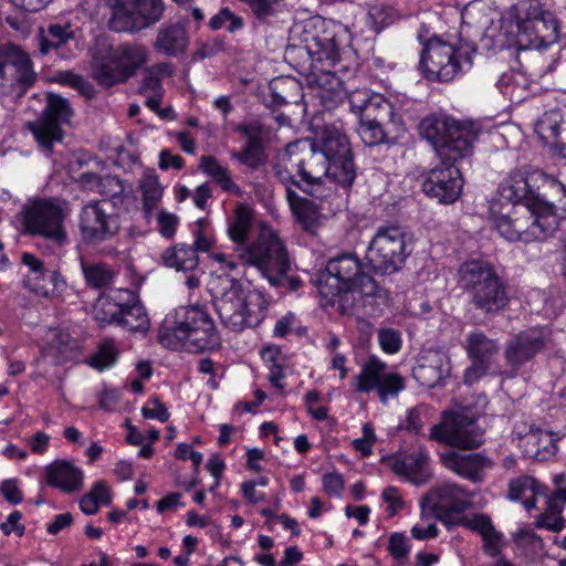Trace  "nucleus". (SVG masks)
Listing matches in <instances>:
<instances>
[{
  "instance_id": "72a5a7b5",
  "label": "nucleus",
  "mask_w": 566,
  "mask_h": 566,
  "mask_svg": "<svg viewBox=\"0 0 566 566\" xmlns=\"http://www.w3.org/2000/svg\"><path fill=\"white\" fill-rule=\"evenodd\" d=\"M453 447L474 449L484 442V431L472 418L462 413L453 416Z\"/></svg>"
},
{
  "instance_id": "de8ad7c7",
  "label": "nucleus",
  "mask_w": 566,
  "mask_h": 566,
  "mask_svg": "<svg viewBox=\"0 0 566 566\" xmlns=\"http://www.w3.org/2000/svg\"><path fill=\"white\" fill-rule=\"evenodd\" d=\"M82 270L86 282L94 287L108 285L115 276V272L103 263L82 262Z\"/></svg>"
},
{
  "instance_id": "4c0bfd02",
  "label": "nucleus",
  "mask_w": 566,
  "mask_h": 566,
  "mask_svg": "<svg viewBox=\"0 0 566 566\" xmlns=\"http://www.w3.org/2000/svg\"><path fill=\"white\" fill-rule=\"evenodd\" d=\"M286 199L295 220L304 230H312L319 216L316 205L312 200L298 196L291 187H286Z\"/></svg>"
},
{
  "instance_id": "f3484780",
  "label": "nucleus",
  "mask_w": 566,
  "mask_h": 566,
  "mask_svg": "<svg viewBox=\"0 0 566 566\" xmlns=\"http://www.w3.org/2000/svg\"><path fill=\"white\" fill-rule=\"evenodd\" d=\"M318 140L319 151L329 161L333 181L343 187L352 186L356 170L347 136L339 127L327 125L323 128Z\"/></svg>"
},
{
  "instance_id": "49530a36",
  "label": "nucleus",
  "mask_w": 566,
  "mask_h": 566,
  "mask_svg": "<svg viewBox=\"0 0 566 566\" xmlns=\"http://www.w3.org/2000/svg\"><path fill=\"white\" fill-rule=\"evenodd\" d=\"M371 99L359 119L385 122L394 115L391 103L384 95L373 92Z\"/></svg>"
},
{
  "instance_id": "5fc2aeb1",
  "label": "nucleus",
  "mask_w": 566,
  "mask_h": 566,
  "mask_svg": "<svg viewBox=\"0 0 566 566\" xmlns=\"http://www.w3.org/2000/svg\"><path fill=\"white\" fill-rule=\"evenodd\" d=\"M411 546L408 537L402 533H394L388 541V552L399 564L406 565L409 558Z\"/></svg>"
},
{
  "instance_id": "412c9836",
  "label": "nucleus",
  "mask_w": 566,
  "mask_h": 566,
  "mask_svg": "<svg viewBox=\"0 0 566 566\" xmlns=\"http://www.w3.org/2000/svg\"><path fill=\"white\" fill-rule=\"evenodd\" d=\"M69 113L67 99L50 94L41 115L27 123V128L46 155L52 153L54 144L62 142L64 133L61 125L67 122Z\"/></svg>"
},
{
  "instance_id": "603ef678",
  "label": "nucleus",
  "mask_w": 566,
  "mask_h": 566,
  "mask_svg": "<svg viewBox=\"0 0 566 566\" xmlns=\"http://www.w3.org/2000/svg\"><path fill=\"white\" fill-rule=\"evenodd\" d=\"M357 133L363 143L367 146L379 145L385 142L386 134L382 128V122L359 119Z\"/></svg>"
},
{
  "instance_id": "f257e3e1",
  "label": "nucleus",
  "mask_w": 566,
  "mask_h": 566,
  "mask_svg": "<svg viewBox=\"0 0 566 566\" xmlns=\"http://www.w3.org/2000/svg\"><path fill=\"white\" fill-rule=\"evenodd\" d=\"M317 290L324 305L342 315H354L360 306L386 300V291L361 270L359 259L352 253L331 259L317 277Z\"/></svg>"
},
{
  "instance_id": "393cba45",
  "label": "nucleus",
  "mask_w": 566,
  "mask_h": 566,
  "mask_svg": "<svg viewBox=\"0 0 566 566\" xmlns=\"http://www.w3.org/2000/svg\"><path fill=\"white\" fill-rule=\"evenodd\" d=\"M391 469L396 474L417 485L427 483L432 476L429 468V452L423 447L395 458Z\"/></svg>"
},
{
  "instance_id": "a878e982",
  "label": "nucleus",
  "mask_w": 566,
  "mask_h": 566,
  "mask_svg": "<svg viewBox=\"0 0 566 566\" xmlns=\"http://www.w3.org/2000/svg\"><path fill=\"white\" fill-rule=\"evenodd\" d=\"M545 337L541 331L528 329L513 336L506 345L505 358L513 367L532 359L543 347Z\"/></svg>"
},
{
  "instance_id": "20e7f679",
  "label": "nucleus",
  "mask_w": 566,
  "mask_h": 566,
  "mask_svg": "<svg viewBox=\"0 0 566 566\" xmlns=\"http://www.w3.org/2000/svg\"><path fill=\"white\" fill-rule=\"evenodd\" d=\"M549 187L565 197L566 189L563 184L546 175L542 170L525 166L511 171L500 184V197L513 205L523 203V212L539 216L547 208L546 214L566 216V198L560 199V207L557 208L548 201L542 189Z\"/></svg>"
},
{
  "instance_id": "9d476101",
  "label": "nucleus",
  "mask_w": 566,
  "mask_h": 566,
  "mask_svg": "<svg viewBox=\"0 0 566 566\" xmlns=\"http://www.w3.org/2000/svg\"><path fill=\"white\" fill-rule=\"evenodd\" d=\"M515 45L520 51L545 50L556 43L559 27L555 15L544 9L538 0H526L516 7Z\"/></svg>"
},
{
  "instance_id": "4be33fe9",
  "label": "nucleus",
  "mask_w": 566,
  "mask_h": 566,
  "mask_svg": "<svg viewBox=\"0 0 566 566\" xmlns=\"http://www.w3.org/2000/svg\"><path fill=\"white\" fill-rule=\"evenodd\" d=\"M457 161L441 159V164L432 168L423 182V191L438 202L450 205L455 202L463 189V178Z\"/></svg>"
},
{
  "instance_id": "a19ab883",
  "label": "nucleus",
  "mask_w": 566,
  "mask_h": 566,
  "mask_svg": "<svg viewBox=\"0 0 566 566\" xmlns=\"http://www.w3.org/2000/svg\"><path fill=\"white\" fill-rule=\"evenodd\" d=\"M199 169L213 178V180L226 191H240L239 187L232 181L228 168L223 167L217 158L212 156H202L200 158Z\"/></svg>"
},
{
  "instance_id": "f03ea898",
  "label": "nucleus",
  "mask_w": 566,
  "mask_h": 566,
  "mask_svg": "<svg viewBox=\"0 0 566 566\" xmlns=\"http://www.w3.org/2000/svg\"><path fill=\"white\" fill-rule=\"evenodd\" d=\"M252 218L249 206H237L228 224V235L235 243L234 252L240 262L255 268L271 285L279 286L290 268L286 249L277 233L269 227H262L258 239L247 244Z\"/></svg>"
},
{
  "instance_id": "3c124183",
  "label": "nucleus",
  "mask_w": 566,
  "mask_h": 566,
  "mask_svg": "<svg viewBox=\"0 0 566 566\" xmlns=\"http://www.w3.org/2000/svg\"><path fill=\"white\" fill-rule=\"evenodd\" d=\"M429 419L430 409L426 405H419L407 410L406 418L400 422L399 427L416 434H420Z\"/></svg>"
},
{
  "instance_id": "bb28decb",
  "label": "nucleus",
  "mask_w": 566,
  "mask_h": 566,
  "mask_svg": "<svg viewBox=\"0 0 566 566\" xmlns=\"http://www.w3.org/2000/svg\"><path fill=\"white\" fill-rule=\"evenodd\" d=\"M134 300V291L129 289L109 290L102 294L93 306L94 318L101 324H118V319L127 302Z\"/></svg>"
},
{
  "instance_id": "e433bc0d",
  "label": "nucleus",
  "mask_w": 566,
  "mask_h": 566,
  "mask_svg": "<svg viewBox=\"0 0 566 566\" xmlns=\"http://www.w3.org/2000/svg\"><path fill=\"white\" fill-rule=\"evenodd\" d=\"M165 266L178 272H192L198 268L199 258L192 247L179 243L166 249L161 254Z\"/></svg>"
},
{
  "instance_id": "052dcab7",
  "label": "nucleus",
  "mask_w": 566,
  "mask_h": 566,
  "mask_svg": "<svg viewBox=\"0 0 566 566\" xmlns=\"http://www.w3.org/2000/svg\"><path fill=\"white\" fill-rule=\"evenodd\" d=\"M232 158L250 168L256 169L262 164L261 144H247L242 151L232 153Z\"/></svg>"
},
{
  "instance_id": "a18cd8bd",
  "label": "nucleus",
  "mask_w": 566,
  "mask_h": 566,
  "mask_svg": "<svg viewBox=\"0 0 566 566\" xmlns=\"http://www.w3.org/2000/svg\"><path fill=\"white\" fill-rule=\"evenodd\" d=\"M97 193L104 197L103 200H106L109 205L112 203V208L123 205L128 197L123 181L111 175L103 176Z\"/></svg>"
},
{
  "instance_id": "5701e85b",
  "label": "nucleus",
  "mask_w": 566,
  "mask_h": 566,
  "mask_svg": "<svg viewBox=\"0 0 566 566\" xmlns=\"http://www.w3.org/2000/svg\"><path fill=\"white\" fill-rule=\"evenodd\" d=\"M465 350L472 365L465 369V384L478 381L492 368L499 352L500 345L496 339L488 337L483 332H471L467 336Z\"/></svg>"
},
{
  "instance_id": "2eb2a0df",
  "label": "nucleus",
  "mask_w": 566,
  "mask_h": 566,
  "mask_svg": "<svg viewBox=\"0 0 566 566\" xmlns=\"http://www.w3.org/2000/svg\"><path fill=\"white\" fill-rule=\"evenodd\" d=\"M164 11V0H113L109 28L135 33L159 22Z\"/></svg>"
},
{
  "instance_id": "6ab92c4d",
  "label": "nucleus",
  "mask_w": 566,
  "mask_h": 566,
  "mask_svg": "<svg viewBox=\"0 0 566 566\" xmlns=\"http://www.w3.org/2000/svg\"><path fill=\"white\" fill-rule=\"evenodd\" d=\"M35 77L33 63L27 52L13 44L0 46V95L24 92Z\"/></svg>"
},
{
  "instance_id": "c756f323",
  "label": "nucleus",
  "mask_w": 566,
  "mask_h": 566,
  "mask_svg": "<svg viewBox=\"0 0 566 566\" xmlns=\"http://www.w3.org/2000/svg\"><path fill=\"white\" fill-rule=\"evenodd\" d=\"M189 45V36L184 25L170 23L161 25L153 43L154 50L168 57L182 55Z\"/></svg>"
},
{
  "instance_id": "ddd939ff",
  "label": "nucleus",
  "mask_w": 566,
  "mask_h": 566,
  "mask_svg": "<svg viewBox=\"0 0 566 566\" xmlns=\"http://www.w3.org/2000/svg\"><path fill=\"white\" fill-rule=\"evenodd\" d=\"M543 209L544 212H539V216L518 211L513 216H494L493 227L509 241L545 240L555 233L564 216L546 214L547 208Z\"/></svg>"
},
{
  "instance_id": "e2e57ef3",
  "label": "nucleus",
  "mask_w": 566,
  "mask_h": 566,
  "mask_svg": "<svg viewBox=\"0 0 566 566\" xmlns=\"http://www.w3.org/2000/svg\"><path fill=\"white\" fill-rule=\"evenodd\" d=\"M381 349L387 354H396L401 348L400 333L392 328H382L378 332Z\"/></svg>"
},
{
  "instance_id": "aec40b11",
  "label": "nucleus",
  "mask_w": 566,
  "mask_h": 566,
  "mask_svg": "<svg viewBox=\"0 0 566 566\" xmlns=\"http://www.w3.org/2000/svg\"><path fill=\"white\" fill-rule=\"evenodd\" d=\"M106 200H92L78 214V229L84 241L102 243L114 238L120 229L118 214Z\"/></svg>"
},
{
  "instance_id": "13d9d810",
  "label": "nucleus",
  "mask_w": 566,
  "mask_h": 566,
  "mask_svg": "<svg viewBox=\"0 0 566 566\" xmlns=\"http://www.w3.org/2000/svg\"><path fill=\"white\" fill-rule=\"evenodd\" d=\"M434 517L433 513L426 512V518L422 521V514L420 515L419 523L411 527V535L413 538L419 541H426L436 538L439 534V530L436 523L432 521Z\"/></svg>"
},
{
  "instance_id": "0e129e2a",
  "label": "nucleus",
  "mask_w": 566,
  "mask_h": 566,
  "mask_svg": "<svg viewBox=\"0 0 566 566\" xmlns=\"http://www.w3.org/2000/svg\"><path fill=\"white\" fill-rule=\"evenodd\" d=\"M485 553L492 557L499 556L503 547V535L497 532L493 524L481 535Z\"/></svg>"
},
{
  "instance_id": "0eeeda50",
  "label": "nucleus",
  "mask_w": 566,
  "mask_h": 566,
  "mask_svg": "<svg viewBox=\"0 0 566 566\" xmlns=\"http://www.w3.org/2000/svg\"><path fill=\"white\" fill-rule=\"evenodd\" d=\"M213 305L222 325L235 332L256 327L266 315L263 295L244 289L232 279L220 281V289L213 294Z\"/></svg>"
},
{
  "instance_id": "423d86ee",
  "label": "nucleus",
  "mask_w": 566,
  "mask_h": 566,
  "mask_svg": "<svg viewBox=\"0 0 566 566\" xmlns=\"http://www.w3.org/2000/svg\"><path fill=\"white\" fill-rule=\"evenodd\" d=\"M91 55L92 77L108 88L134 77L148 63L150 53L140 42H126L113 48L102 41L91 51Z\"/></svg>"
},
{
  "instance_id": "c03bdc74",
  "label": "nucleus",
  "mask_w": 566,
  "mask_h": 566,
  "mask_svg": "<svg viewBox=\"0 0 566 566\" xmlns=\"http://www.w3.org/2000/svg\"><path fill=\"white\" fill-rule=\"evenodd\" d=\"M46 483L65 493L71 492V461L56 460L45 468Z\"/></svg>"
},
{
  "instance_id": "f8f14e48",
  "label": "nucleus",
  "mask_w": 566,
  "mask_h": 566,
  "mask_svg": "<svg viewBox=\"0 0 566 566\" xmlns=\"http://www.w3.org/2000/svg\"><path fill=\"white\" fill-rule=\"evenodd\" d=\"M407 238V232L398 226L377 229L366 252V260L375 273L392 274L403 266L409 255Z\"/></svg>"
},
{
  "instance_id": "cd10ccee",
  "label": "nucleus",
  "mask_w": 566,
  "mask_h": 566,
  "mask_svg": "<svg viewBox=\"0 0 566 566\" xmlns=\"http://www.w3.org/2000/svg\"><path fill=\"white\" fill-rule=\"evenodd\" d=\"M535 130L542 140L552 142L566 157V107L545 112L537 120Z\"/></svg>"
},
{
  "instance_id": "1a4fd4ad",
  "label": "nucleus",
  "mask_w": 566,
  "mask_h": 566,
  "mask_svg": "<svg viewBox=\"0 0 566 566\" xmlns=\"http://www.w3.org/2000/svg\"><path fill=\"white\" fill-rule=\"evenodd\" d=\"M419 130L443 160L458 161L471 156L478 138L472 126L461 124L447 115L424 117L420 122Z\"/></svg>"
},
{
  "instance_id": "69168bd1",
  "label": "nucleus",
  "mask_w": 566,
  "mask_h": 566,
  "mask_svg": "<svg viewBox=\"0 0 566 566\" xmlns=\"http://www.w3.org/2000/svg\"><path fill=\"white\" fill-rule=\"evenodd\" d=\"M535 489V481L532 478L523 476L510 482L509 499L520 501Z\"/></svg>"
},
{
  "instance_id": "79ce46f5",
  "label": "nucleus",
  "mask_w": 566,
  "mask_h": 566,
  "mask_svg": "<svg viewBox=\"0 0 566 566\" xmlns=\"http://www.w3.org/2000/svg\"><path fill=\"white\" fill-rule=\"evenodd\" d=\"M175 73V67L171 63L160 62L150 67H147L140 84V93L153 94L163 93L161 80L166 76H171Z\"/></svg>"
},
{
  "instance_id": "7ed1b4c3",
  "label": "nucleus",
  "mask_w": 566,
  "mask_h": 566,
  "mask_svg": "<svg viewBox=\"0 0 566 566\" xmlns=\"http://www.w3.org/2000/svg\"><path fill=\"white\" fill-rule=\"evenodd\" d=\"M158 342L172 350L190 353L220 347L216 325L202 305L179 306L170 312L159 329Z\"/></svg>"
},
{
  "instance_id": "6e6d98bb",
  "label": "nucleus",
  "mask_w": 566,
  "mask_h": 566,
  "mask_svg": "<svg viewBox=\"0 0 566 566\" xmlns=\"http://www.w3.org/2000/svg\"><path fill=\"white\" fill-rule=\"evenodd\" d=\"M492 524L491 518L484 514L458 515L451 523V526H463L470 531L482 535Z\"/></svg>"
},
{
  "instance_id": "39448f33",
  "label": "nucleus",
  "mask_w": 566,
  "mask_h": 566,
  "mask_svg": "<svg viewBox=\"0 0 566 566\" xmlns=\"http://www.w3.org/2000/svg\"><path fill=\"white\" fill-rule=\"evenodd\" d=\"M336 29L345 34L342 25L313 35L306 43L312 59L311 83L322 90V97H336L345 87L344 76L349 71L342 60L343 48Z\"/></svg>"
},
{
  "instance_id": "8fccbe9b",
  "label": "nucleus",
  "mask_w": 566,
  "mask_h": 566,
  "mask_svg": "<svg viewBox=\"0 0 566 566\" xmlns=\"http://www.w3.org/2000/svg\"><path fill=\"white\" fill-rule=\"evenodd\" d=\"M563 506L556 501H547V506L537 521L536 526L547 528L552 532H559L564 528V518L562 517Z\"/></svg>"
},
{
  "instance_id": "ea45409f",
  "label": "nucleus",
  "mask_w": 566,
  "mask_h": 566,
  "mask_svg": "<svg viewBox=\"0 0 566 566\" xmlns=\"http://www.w3.org/2000/svg\"><path fill=\"white\" fill-rule=\"evenodd\" d=\"M119 350L113 339H103L96 350L85 359L93 369L102 373L112 368L117 363Z\"/></svg>"
},
{
  "instance_id": "338daca9",
  "label": "nucleus",
  "mask_w": 566,
  "mask_h": 566,
  "mask_svg": "<svg viewBox=\"0 0 566 566\" xmlns=\"http://www.w3.org/2000/svg\"><path fill=\"white\" fill-rule=\"evenodd\" d=\"M371 94L373 92L367 88H357L348 92V103L350 105V109L359 118L367 108L368 102L371 99Z\"/></svg>"
},
{
  "instance_id": "473e14b6",
  "label": "nucleus",
  "mask_w": 566,
  "mask_h": 566,
  "mask_svg": "<svg viewBox=\"0 0 566 566\" xmlns=\"http://www.w3.org/2000/svg\"><path fill=\"white\" fill-rule=\"evenodd\" d=\"M302 166L301 180L307 185L318 184L324 177L333 181L329 161L312 144L302 146Z\"/></svg>"
},
{
  "instance_id": "58836bf2",
  "label": "nucleus",
  "mask_w": 566,
  "mask_h": 566,
  "mask_svg": "<svg viewBox=\"0 0 566 566\" xmlns=\"http://www.w3.org/2000/svg\"><path fill=\"white\" fill-rule=\"evenodd\" d=\"M139 189L143 196V207L148 217L161 200L164 188L154 170H145L139 179Z\"/></svg>"
},
{
  "instance_id": "c85d7f7f",
  "label": "nucleus",
  "mask_w": 566,
  "mask_h": 566,
  "mask_svg": "<svg viewBox=\"0 0 566 566\" xmlns=\"http://www.w3.org/2000/svg\"><path fill=\"white\" fill-rule=\"evenodd\" d=\"M517 437L524 439L525 455L537 461H547L553 458L557 451L558 437L549 431H543L534 426H530L528 432L522 430L515 431Z\"/></svg>"
},
{
  "instance_id": "a211bd4d",
  "label": "nucleus",
  "mask_w": 566,
  "mask_h": 566,
  "mask_svg": "<svg viewBox=\"0 0 566 566\" xmlns=\"http://www.w3.org/2000/svg\"><path fill=\"white\" fill-rule=\"evenodd\" d=\"M472 494L455 483H443L432 488L420 501L422 521L426 512L433 513L447 527L462 512L471 507Z\"/></svg>"
},
{
  "instance_id": "b1692460",
  "label": "nucleus",
  "mask_w": 566,
  "mask_h": 566,
  "mask_svg": "<svg viewBox=\"0 0 566 566\" xmlns=\"http://www.w3.org/2000/svg\"><path fill=\"white\" fill-rule=\"evenodd\" d=\"M441 461L448 470L473 483L482 482L485 472L493 467V461L481 453L448 451L441 454Z\"/></svg>"
},
{
  "instance_id": "4468645a",
  "label": "nucleus",
  "mask_w": 566,
  "mask_h": 566,
  "mask_svg": "<svg viewBox=\"0 0 566 566\" xmlns=\"http://www.w3.org/2000/svg\"><path fill=\"white\" fill-rule=\"evenodd\" d=\"M65 213L56 199H35L23 207L22 224L25 232L50 240L57 245L67 243Z\"/></svg>"
},
{
  "instance_id": "f704fd0d",
  "label": "nucleus",
  "mask_w": 566,
  "mask_h": 566,
  "mask_svg": "<svg viewBox=\"0 0 566 566\" xmlns=\"http://www.w3.org/2000/svg\"><path fill=\"white\" fill-rule=\"evenodd\" d=\"M450 371V364L442 354H433L426 363H420L413 368L415 379L423 387L438 386Z\"/></svg>"
},
{
  "instance_id": "09e8293b",
  "label": "nucleus",
  "mask_w": 566,
  "mask_h": 566,
  "mask_svg": "<svg viewBox=\"0 0 566 566\" xmlns=\"http://www.w3.org/2000/svg\"><path fill=\"white\" fill-rule=\"evenodd\" d=\"M67 287L66 280L56 270L45 271V277L40 282L33 283L32 290L43 296L49 294L61 295Z\"/></svg>"
},
{
  "instance_id": "6e6552de",
  "label": "nucleus",
  "mask_w": 566,
  "mask_h": 566,
  "mask_svg": "<svg viewBox=\"0 0 566 566\" xmlns=\"http://www.w3.org/2000/svg\"><path fill=\"white\" fill-rule=\"evenodd\" d=\"M459 284L471 304L486 315L499 314L509 305L506 284L488 262L472 260L461 264Z\"/></svg>"
},
{
  "instance_id": "37998d69",
  "label": "nucleus",
  "mask_w": 566,
  "mask_h": 566,
  "mask_svg": "<svg viewBox=\"0 0 566 566\" xmlns=\"http://www.w3.org/2000/svg\"><path fill=\"white\" fill-rule=\"evenodd\" d=\"M111 502V490L104 481H97L91 491L80 499L78 504L84 514L92 515L98 511L99 505H109Z\"/></svg>"
},
{
  "instance_id": "2f4dec72",
  "label": "nucleus",
  "mask_w": 566,
  "mask_h": 566,
  "mask_svg": "<svg viewBox=\"0 0 566 566\" xmlns=\"http://www.w3.org/2000/svg\"><path fill=\"white\" fill-rule=\"evenodd\" d=\"M69 24H50L46 29L40 28L36 35L38 48L41 55H52L57 59L67 57L66 44L71 39Z\"/></svg>"
},
{
  "instance_id": "bf43d9fd",
  "label": "nucleus",
  "mask_w": 566,
  "mask_h": 566,
  "mask_svg": "<svg viewBox=\"0 0 566 566\" xmlns=\"http://www.w3.org/2000/svg\"><path fill=\"white\" fill-rule=\"evenodd\" d=\"M213 30L227 28L228 31L234 32L242 28V20L235 17L228 8H223L218 14L213 15L209 22Z\"/></svg>"
},
{
  "instance_id": "4d7b16f0",
  "label": "nucleus",
  "mask_w": 566,
  "mask_h": 566,
  "mask_svg": "<svg viewBox=\"0 0 566 566\" xmlns=\"http://www.w3.org/2000/svg\"><path fill=\"white\" fill-rule=\"evenodd\" d=\"M453 416L454 413H444L443 421L434 424L430 429V439L444 442L453 447Z\"/></svg>"
},
{
  "instance_id": "7c9ffc66",
  "label": "nucleus",
  "mask_w": 566,
  "mask_h": 566,
  "mask_svg": "<svg viewBox=\"0 0 566 566\" xmlns=\"http://www.w3.org/2000/svg\"><path fill=\"white\" fill-rule=\"evenodd\" d=\"M302 146H305V143L301 140L291 143L277 156L274 172L286 187H290V185L300 187V182L295 180V177L296 175L302 176Z\"/></svg>"
},
{
  "instance_id": "9b49d317",
  "label": "nucleus",
  "mask_w": 566,
  "mask_h": 566,
  "mask_svg": "<svg viewBox=\"0 0 566 566\" xmlns=\"http://www.w3.org/2000/svg\"><path fill=\"white\" fill-rule=\"evenodd\" d=\"M474 49L455 48L438 38L430 39L421 52L420 69L429 80L449 82L470 69Z\"/></svg>"
},
{
  "instance_id": "864d4df0",
  "label": "nucleus",
  "mask_w": 566,
  "mask_h": 566,
  "mask_svg": "<svg viewBox=\"0 0 566 566\" xmlns=\"http://www.w3.org/2000/svg\"><path fill=\"white\" fill-rule=\"evenodd\" d=\"M71 337L67 333H60L48 345L45 353L46 356L52 357L56 365L67 361L71 357Z\"/></svg>"
},
{
  "instance_id": "c9c22d12",
  "label": "nucleus",
  "mask_w": 566,
  "mask_h": 566,
  "mask_svg": "<svg viewBox=\"0 0 566 566\" xmlns=\"http://www.w3.org/2000/svg\"><path fill=\"white\" fill-rule=\"evenodd\" d=\"M117 325L133 334L140 333L144 335L148 332L150 327L149 316L135 293L134 300L127 302Z\"/></svg>"
},
{
  "instance_id": "680f3d73",
  "label": "nucleus",
  "mask_w": 566,
  "mask_h": 566,
  "mask_svg": "<svg viewBox=\"0 0 566 566\" xmlns=\"http://www.w3.org/2000/svg\"><path fill=\"white\" fill-rule=\"evenodd\" d=\"M142 415L146 419H156L160 422H166L170 417L166 406L156 396L150 397L142 407Z\"/></svg>"
},
{
  "instance_id": "774afa93",
  "label": "nucleus",
  "mask_w": 566,
  "mask_h": 566,
  "mask_svg": "<svg viewBox=\"0 0 566 566\" xmlns=\"http://www.w3.org/2000/svg\"><path fill=\"white\" fill-rule=\"evenodd\" d=\"M514 542L520 546L528 547L534 554L543 551L542 538L532 530H521L515 533Z\"/></svg>"
},
{
  "instance_id": "dca6fc26",
  "label": "nucleus",
  "mask_w": 566,
  "mask_h": 566,
  "mask_svg": "<svg viewBox=\"0 0 566 566\" xmlns=\"http://www.w3.org/2000/svg\"><path fill=\"white\" fill-rule=\"evenodd\" d=\"M355 391L368 394L373 390L381 403L396 398L406 388L405 378L398 373L387 371V365L376 356L369 357L361 364L358 375L352 380Z\"/></svg>"
}]
</instances>
